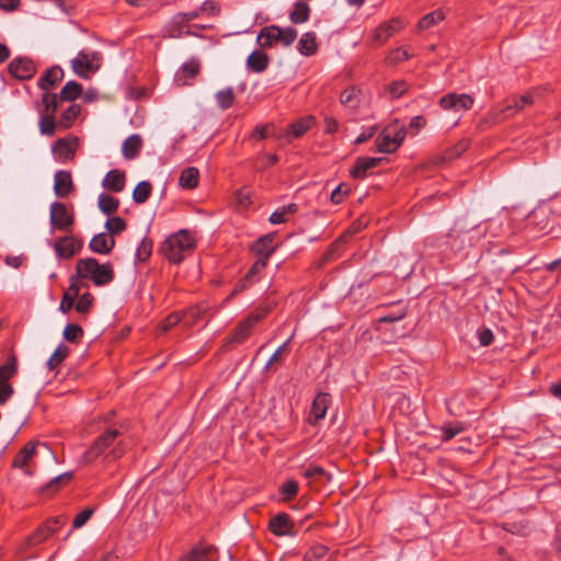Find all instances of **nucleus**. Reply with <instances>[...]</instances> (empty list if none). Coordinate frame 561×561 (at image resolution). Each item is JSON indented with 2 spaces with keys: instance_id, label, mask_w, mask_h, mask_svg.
<instances>
[{
  "instance_id": "1",
  "label": "nucleus",
  "mask_w": 561,
  "mask_h": 561,
  "mask_svg": "<svg viewBox=\"0 0 561 561\" xmlns=\"http://www.w3.org/2000/svg\"><path fill=\"white\" fill-rule=\"evenodd\" d=\"M121 436L118 430H107L96 437L93 444L83 454L85 462H92L100 456L106 460L119 459L126 451V444L117 438Z\"/></svg>"
},
{
  "instance_id": "2",
  "label": "nucleus",
  "mask_w": 561,
  "mask_h": 561,
  "mask_svg": "<svg viewBox=\"0 0 561 561\" xmlns=\"http://www.w3.org/2000/svg\"><path fill=\"white\" fill-rule=\"evenodd\" d=\"M75 283H78V279H89L95 286L101 287L110 284L114 277L115 272L113 265L111 263L100 264L94 257H85L77 261L76 264V275Z\"/></svg>"
},
{
  "instance_id": "3",
  "label": "nucleus",
  "mask_w": 561,
  "mask_h": 561,
  "mask_svg": "<svg viewBox=\"0 0 561 561\" xmlns=\"http://www.w3.org/2000/svg\"><path fill=\"white\" fill-rule=\"evenodd\" d=\"M195 248V240L191 233L182 229L171 234L161 245V253L171 263H180L186 254Z\"/></svg>"
},
{
  "instance_id": "4",
  "label": "nucleus",
  "mask_w": 561,
  "mask_h": 561,
  "mask_svg": "<svg viewBox=\"0 0 561 561\" xmlns=\"http://www.w3.org/2000/svg\"><path fill=\"white\" fill-rule=\"evenodd\" d=\"M60 98L56 93L44 92L35 107L39 114L38 129L41 135L51 137L56 134V112Z\"/></svg>"
},
{
  "instance_id": "5",
  "label": "nucleus",
  "mask_w": 561,
  "mask_h": 561,
  "mask_svg": "<svg viewBox=\"0 0 561 561\" xmlns=\"http://www.w3.org/2000/svg\"><path fill=\"white\" fill-rule=\"evenodd\" d=\"M297 34L294 27L282 28L277 25H270L260 31L257 42L262 47H272L276 44L289 47L296 41Z\"/></svg>"
},
{
  "instance_id": "6",
  "label": "nucleus",
  "mask_w": 561,
  "mask_h": 561,
  "mask_svg": "<svg viewBox=\"0 0 561 561\" xmlns=\"http://www.w3.org/2000/svg\"><path fill=\"white\" fill-rule=\"evenodd\" d=\"M80 147L81 139L73 134H68L51 144L50 152L56 162L67 164L75 161Z\"/></svg>"
},
{
  "instance_id": "7",
  "label": "nucleus",
  "mask_w": 561,
  "mask_h": 561,
  "mask_svg": "<svg viewBox=\"0 0 561 561\" xmlns=\"http://www.w3.org/2000/svg\"><path fill=\"white\" fill-rule=\"evenodd\" d=\"M407 136L405 127L398 123L386 126L376 139L377 151L381 153L394 152Z\"/></svg>"
},
{
  "instance_id": "8",
  "label": "nucleus",
  "mask_w": 561,
  "mask_h": 561,
  "mask_svg": "<svg viewBox=\"0 0 561 561\" xmlns=\"http://www.w3.org/2000/svg\"><path fill=\"white\" fill-rule=\"evenodd\" d=\"M38 448L48 450L46 444L28 442L25 446L16 454L13 459L12 466L14 468L22 469L26 474H32L36 467V457L38 455Z\"/></svg>"
},
{
  "instance_id": "9",
  "label": "nucleus",
  "mask_w": 561,
  "mask_h": 561,
  "mask_svg": "<svg viewBox=\"0 0 561 561\" xmlns=\"http://www.w3.org/2000/svg\"><path fill=\"white\" fill-rule=\"evenodd\" d=\"M267 314V310H256L250 313L245 319H243L227 339V343L229 344H241L243 343L252 333L254 327L265 318Z\"/></svg>"
},
{
  "instance_id": "10",
  "label": "nucleus",
  "mask_w": 561,
  "mask_h": 561,
  "mask_svg": "<svg viewBox=\"0 0 561 561\" xmlns=\"http://www.w3.org/2000/svg\"><path fill=\"white\" fill-rule=\"evenodd\" d=\"M100 56L98 53L79 51L71 61L72 70L81 78H89L99 68Z\"/></svg>"
},
{
  "instance_id": "11",
  "label": "nucleus",
  "mask_w": 561,
  "mask_h": 561,
  "mask_svg": "<svg viewBox=\"0 0 561 561\" xmlns=\"http://www.w3.org/2000/svg\"><path fill=\"white\" fill-rule=\"evenodd\" d=\"M49 220L51 231H68L75 222V217L64 203L54 202L50 205Z\"/></svg>"
},
{
  "instance_id": "12",
  "label": "nucleus",
  "mask_w": 561,
  "mask_h": 561,
  "mask_svg": "<svg viewBox=\"0 0 561 561\" xmlns=\"http://www.w3.org/2000/svg\"><path fill=\"white\" fill-rule=\"evenodd\" d=\"M439 105L445 111L466 112L472 107L473 98L467 93L451 92L440 98Z\"/></svg>"
},
{
  "instance_id": "13",
  "label": "nucleus",
  "mask_w": 561,
  "mask_h": 561,
  "mask_svg": "<svg viewBox=\"0 0 561 561\" xmlns=\"http://www.w3.org/2000/svg\"><path fill=\"white\" fill-rule=\"evenodd\" d=\"M407 24V21L402 18H393L389 21L381 23L371 32V38L378 44H383L391 36L402 30Z\"/></svg>"
},
{
  "instance_id": "14",
  "label": "nucleus",
  "mask_w": 561,
  "mask_h": 561,
  "mask_svg": "<svg viewBox=\"0 0 561 561\" xmlns=\"http://www.w3.org/2000/svg\"><path fill=\"white\" fill-rule=\"evenodd\" d=\"M16 359L12 357L0 366V404H4L13 394V387L8 382L16 373Z\"/></svg>"
},
{
  "instance_id": "15",
  "label": "nucleus",
  "mask_w": 561,
  "mask_h": 561,
  "mask_svg": "<svg viewBox=\"0 0 561 561\" xmlns=\"http://www.w3.org/2000/svg\"><path fill=\"white\" fill-rule=\"evenodd\" d=\"M535 102L534 92H526L525 94L507 100L506 105L496 113V121L505 119L511 117L515 113L522 111L526 106L531 105Z\"/></svg>"
},
{
  "instance_id": "16",
  "label": "nucleus",
  "mask_w": 561,
  "mask_h": 561,
  "mask_svg": "<svg viewBox=\"0 0 561 561\" xmlns=\"http://www.w3.org/2000/svg\"><path fill=\"white\" fill-rule=\"evenodd\" d=\"M199 15V11L193 10L185 13H179L173 16L171 22L165 27L167 36L169 37H181L184 34H188V31H184L186 23L195 20Z\"/></svg>"
},
{
  "instance_id": "17",
  "label": "nucleus",
  "mask_w": 561,
  "mask_h": 561,
  "mask_svg": "<svg viewBox=\"0 0 561 561\" xmlns=\"http://www.w3.org/2000/svg\"><path fill=\"white\" fill-rule=\"evenodd\" d=\"M9 71L19 80H27L35 75L36 66L30 58L18 57L9 64Z\"/></svg>"
},
{
  "instance_id": "18",
  "label": "nucleus",
  "mask_w": 561,
  "mask_h": 561,
  "mask_svg": "<svg viewBox=\"0 0 561 561\" xmlns=\"http://www.w3.org/2000/svg\"><path fill=\"white\" fill-rule=\"evenodd\" d=\"M82 248V242L73 236L61 237L54 243V250L59 259H69Z\"/></svg>"
},
{
  "instance_id": "19",
  "label": "nucleus",
  "mask_w": 561,
  "mask_h": 561,
  "mask_svg": "<svg viewBox=\"0 0 561 561\" xmlns=\"http://www.w3.org/2000/svg\"><path fill=\"white\" fill-rule=\"evenodd\" d=\"M268 529L273 535L277 537L293 536L294 523L288 514L279 513L271 518L268 523Z\"/></svg>"
},
{
  "instance_id": "20",
  "label": "nucleus",
  "mask_w": 561,
  "mask_h": 561,
  "mask_svg": "<svg viewBox=\"0 0 561 561\" xmlns=\"http://www.w3.org/2000/svg\"><path fill=\"white\" fill-rule=\"evenodd\" d=\"M267 261L268 259L259 256V259L253 263V265L247 273L245 277L234 287L230 296L227 297V300H229L232 296L237 295L238 293L244 290L251 283L256 282V275L266 267Z\"/></svg>"
},
{
  "instance_id": "21",
  "label": "nucleus",
  "mask_w": 561,
  "mask_h": 561,
  "mask_svg": "<svg viewBox=\"0 0 561 561\" xmlns=\"http://www.w3.org/2000/svg\"><path fill=\"white\" fill-rule=\"evenodd\" d=\"M67 522L65 516H56L49 519L44 526L39 527L31 537L32 543L36 545L44 541L54 533L58 531Z\"/></svg>"
},
{
  "instance_id": "22",
  "label": "nucleus",
  "mask_w": 561,
  "mask_h": 561,
  "mask_svg": "<svg viewBox=\"0 0 561 561\" xmlns=\"http://www.w3.org/2000/svg\"><path fill=\"white\" fill-rule=\"evenodd\" d=\"M201 65L196 59H191L184 62L176 71L175 81L180 85H187L199 73Z\"/></svg>"
},
{
  "instance_id": "23",
  "label": "nucleus",
  "mask_w": 561,
  "mask_h": 561,
  "mask_svg": "<svg viewBox=\"0 0 561 561\" xmlns=\"http://www.w3.org/2000/svg\"><path fill=\"white\" fill-rule=\"evenodd\" d=\"M125 184H126L125 172L121 171L118 169H113V170L108 171L102 181V186L105 190L112 191L115 193L122 192L125 187Z\"/></svg>"
},
{
  "instance_id": "24",
  "label": "nucleus",
  "mask_w": 561,
  "mask_h": 561,
  "mask_svg": "<svg viewBox=\"0 0 561 561\" xmlns=\"http://www.w3.org/2000/svg\"><path fill=\"white\" fill-rule=\"evenodd\" d=\"M217 550L210 545H199L191 550L188 554L183 557L182 561H216Z\"/></svg>"
},
{
  "instance_id": "25",
  "label": "nucleus",
  "mask_w": 561,
  "mask_h": 561,
  "mask_svg": "<svg viewBox=\"0 0 561 561\" xmlns=\"http://www.w3.org/2000/svg\"><path fill=\"white\" fill-rule=\"evenodd\" d=\"M81 113V106L79 104L69 105L56 119V131L57 130H67L73 126L77 118Z\"/></svg>"
},
{
  "instance_id": "26",
  "label": "nucleus",
  "mask_w": 561,
  "mask_h": 561,
  "mask_svg": "<svg viewBox=\"0 0 561 561\" xmlns=\"http://www.w3.org/2000/svg\"><path fill=\"white\" fill-rule=\"evenodd\" d=\"M64 78V70L59 66H54L38 79L37 85L44 92H49Z\"/></svg>"
},
{
  "instance_id": "27",
  "label": "nucleus",
  "mask_w": 561,
  "mask_h": 561,
  "mask_svg": "<svg viewBox=\"0 0 561 561\" xmlns=\"http://www.w3.org/2000/svg\"><path fill=\"white\" fill-rule=\"evenodd\" d=\"M89 247L94 253L108 254L115 247V239L110 234L101 232L91 239Z\"/></svg>"
},
{
  "instance_id": "28",
  "label": "nucleus",
  "mask_w": 561,
  "mask_h": 561,
  "mask_svg": "<svg viewBox=\"0 0 561 561\" xmlns=\"http://www.w3.org/2000/svg\"><path fill=\"white\" fill-rule=\"evenodd\" d=\"M72 186L70 172L60 170L55 173L54 192L58 197H66L71 192Z\"/></svg>"
},
{
  "instance_id": "29",
  "label": "nucleus",
  "mask_w": 561,
  "mask_h": 561,
  "mask_svg": "<svg viewBox=\"0 0 561 561\" xmlns=\"http://www.w3.org/2000/svg\"><path fill=\"white\" fill-rule=\"evenodd\" d=\"M380 162V158L359 157L356 159V162L351 170V175L354 179H364L366 176L367 171L378 167Z\"/></svg>"
},
{
  "instance_id": "30",
  "label": "nucleus",
  "mask_w": 561,
  "mask_h": 561,
  "mask_svg": "<svg viewBox=\"0 0 561 561\" xmlns=\"http://www.w3.org/2000/svg\"><path fill=\"white\" fill-rule=\"evenodd\" d=\"M275 233L271 232L261 238H259L254 244L252 245V250L259 256H263L270 259V256L276 250V245L274 244Z\"/></svg>"
},
{
  "instance_id": "31",
  "label": "nucleus",
  "mask_w": 561,
  "mask_h": 561,
  "mask_svg": "<svg viewBox=\"0 0 561 561\" xmlns=\"http://www.w3.org/2000/svg\"><path fill=\"white\" fill-rule=\"evenodd\" d=\"M363 99V92L359 88L353 85L342 91L340 95L341 104L350 110H356L359 107Z\"/></svg>"
},
{
  "instance_id": "32",
  "label": "nucleus",
  "mask_w": 561,
  "mask_h": 561,
  "mask_svg": "<svg viewBox=\"0 0 561 561\" xmlns=\"http://www.w3.org/2000/svg\"><path fill=\"white\" fill-rule=\"evenodd\" d=\"M142 147V139L139 135L133 134L127 137L122 145L123 157L127 160L135 159Z\"/></svg>"
},
{
  "instance_id": "33",
  "label": "nucleus",
  "mask_w": 561,
  "mask_h": 561,
  "mask_svg": "<svg viewBox=\"0 0 561 561\" xmlns=\"http://www.w3.org/2000/svg\"><path fill=\"white\" fill-rule=\"evenodd\" d=\"M208 310V307L205 302L198 304L188 308L185 311L180 312L182 317V324L184 327H192L196 324L202 316Z\"/></svg>"
},
{
  "instance_id": "34",
  "label": "nucleus",
  "mask_w": 561,
  "mask_h": 561,
  "mask_svg": "<svg viewBox=\"0 0 561 561\" xmlns=\"http://www.w3.org/2000/svg\"><path fill=\"white\" fill-rule=\"evenodd\" d=\"M330 404V397L328 393H318L316 398L313 399L311 410H310V417H313L314 421H319L324 419L328 408Z\"/></svg>"
},
{
  "instance_id": "35",
  "label": "nucleus",
  "mask_w": 561,
  "mask_h": 561,
  "mask_svg": "<svg viewBox=\"0 0 561 561\" xmlns=\"http://www.w3.org/2000/svg\"><path fill=\"white\" fill-rule=\"evenodd\" d=\"M298 51L304 56H312L318 50L317 35L313 32H306L301 35L297 45Z\"/></svg>"
},
{
  "instance_id": "36",
  "label": "nucleus",
  "mask_w": 561,
  "mask_h": 561,
  "mask_svg": "<svg viewBox=\"0 0 561 561\" xmlns=\"http://www.w3.org/2000/svg\"><path fill=\"white\" fill-rule=\"evenodd\" d=\"M268 66V57L263 50H254L247 58V67L252 72H263Z\"/></svg>"
},
{
  "instance_id": "37",
  "label": "nucleus",
  "mask_w": 561,
  "mask_h": 561,
  "mask_svg": "<svg viewBox=\"0 0 561 561\" xmlns=\"http://www.w3.org/2000/svg\"><path fill=\"white\" fill-rule=\"evenodd\" d=\"M291 341V337L287 339L270 357L267 360L264 370H268L273 367L277 368L278 366H282L285 360L287 359L289 355V343Z\"/></svg>"
},
{
  "instance_id": "38",
  "label": "nucleus",
  "mask_w": 561,
  "mask_h": 561,
  "mask_svg": "<svg viewBox=\"0 0 561 561\" xmlns=\"http://www.w3.org/2000/svg\"><path fill=\"white\" fill-rule=\"evenodd\" d=\"M199 182V171L197 168H185L179 178V185L184 190H193L197 187Z\"/></svg>"
},
{
  "instance_id": "39",
  "label": "nucleus",
  "mask_w": 561,
  "mask_h": 561,
  "mask_svg": "<svg viewBox=\"0 0 561 561\" xmlns=\"http://www.w3.org/2000/svg\"><path fill=\"white\" fill-rule=\"evenodd\" d=\"M316 123V118L311 115L301 117L294 122L288 127V135H293L295 138L301 137L305 135Z\"/></svg>"
},
{
  "instance_id": "40",
  "label": "nucleus",
  "mask_w": 561,
  "mask_h": 561,
  "mask_svg": "<svg viewBox=\"0 0 561 561\" xmlns=\"http://www.w3.org/2000/svg\"><path fill=\"white\" fill-rule=\"evenodd\" d=\"M310 7L304 1H297L294 4V9L289 13V20L294 24H301L309 20Z\"/></svg>"
},
{
  "instance_id": "41",
  "label": "nucleus",
  "mask_w": 561,
  "mask_h": 561,
  "mask_svg": "<svg viewBox=\"0 0 561 561\" xmlns=\"http://www.w3.org/2000/svg\"><path fill=\"white\" fill-rule=\"evenodd\" d=\"M70 280L71 283L68 287V290L64 294L59 306V310L64 313H67L73 307L75 298L80 291L79 285L75 283V277H71Z\"/></svg>"
},
{
  "instance_id": "42",
  "label": "nucleus",
  "mask_w": 561,
  "mask_h": 561,
  "mask_svg": "<svg viewBox=\"0 0 561 561\" xmlns=\"http://www.w3.org/2000/svg\"><path fill=\"white\" fill-rule=\"evenodd\" d=\"M446 18V12L443 9H437L431 13L425 14L417 23L416 28L417 31H424L427 30Z\"/></svg>"
},
{
  "instance_id": "43",
  "label": "nucleus",
  "mask_w": 561,
  "mask_h": 561,
  "mask_svg": "<svg viewBox=\"0 0 561 561\" xmlns=\"http://www.w3.org/2000/svg\"><path fill=\"white\" fill-rule=\"evenodd\" d=\"M297 209L298 206L294 203L284 205L271 214L270 222L273 225L284 224L287 221V216L296 213Z\"/></svg>"
},
{
  "instance_id": "44",
  "label": "nucleus",
  "mask_w": 561,
  "mask_h": 561,
  "mask_svg": "<svg viewBox=\"0 0 561 561\" xmlns=\"http://www.w3.org/2000/svg\"><path fill=\"white\" fill-rule=\"evenodd\" d=\"M82 93V87L80 83L76 82V81H68L64 88L61 89L60 93L58 94V96L60 98L61 101H75L76 99H78Z\"/></svg>"
},
{
  "instance_id": "45",
  "label": "nucleus",
  "mask_w": 561,
  "mask_h": 561,
  "mask_svg": "<svg viewBox=\"0 0 561 561\" xmlns=\"http://www.w3.org/2000/svg\"><path fill=\"white\" fill-rule=\"evenodd\" d=\"M100 210L105 215H112L117 211L119 207V201L108 194H100L98 199Z\"/></svg>"
},
{
  "instance_id": "46",
  "label": "nucleus",
  "mask_w": 561,
  "mask_h": 561,
  "mask_svg": "<svg viewBox=\"0 0 561 561\" xmlns=\"http://www.w3.org/2000/svg\"><path fill=\"white\" fill-rule=\"evenodd\" d=\"M234 91L231 87L221 89L215 94L216 103L218 107L222 111L231 107L234 102Z\"/></svg>"
},
{
  "instance_id": "47",
  "label": "nucleus",
  "mask_w": 561,
  "mask_h": 561,
  "mask_svg": "<svg viewBox=\"0 0 561 561\" xmlns=\"http://www.w3.org/2000/svg\"><path fill=\"white\" fill-rule=\"evenodd\" d=\"M152 185L148 181H141L133 192V199L136 204H144L151 195Z\"/></svg>"
},
{
  "instance_id": "48",
  "label": "nucleus",
  "mask_w": 561,
  "mask_h": 561,
  "mask_svg": "<svg viewBox=\"0 0 561 561\" xmlns=\"http://www.w3.org/2000/svg\"><path fill=\"white\" fill-rule=\"evenodd\" d=\"M69 355V347L65 344H59L55 352L47 360V367L49 370L57 368Z\"/></svg>"
},
{
  "instance_id": "49",
  "label": "nucleus",
  "mask_w": 561,
  "mask_h": 561,
  "mask_svg": "<svg viewBox=\"0 0 561 561\" xmlns=\"http://www.w3.org/2000/svg\"><path fill=\"white\" fill-rule=\"evenodd\" d=\"M328 553V548L324 545L318 543L310 547L304 556V561H320Z\"/></svg>"
},
{
  "instance_id": "50",
  "label": "nucleus",
  "mask_w": 561,
  "mask_h": 561,
  "mask_svg": "<svg viewBox=\"0 0 561 561\" xmlns=\"http://www.w3.org/2000/svg\"><path fill=\"white\" fill-rule=\"evenodd\" d=\"M105 228L110 236L117 234L126 229V222L118 216L110 217L105 222Z\"/></svg>"
},
{
  "instance_id": "51",
  "label": "nucleus",
  "mask_w": 561,
  "mask_h": 561,
  "mask_svg": "<svg viewBox=\"0 0 561 561\" xmlns=\"http://www.w3.org/2000/svg\"><path fill=\"white\" fill-rule=\"evenodd\" d=\"M351 188L347 184L341 183L339 184L331 193L330 201L335 204H342L345 198L350 195Z\"/></svg>"
},
{
  "instance_id": "52",
  "label": "nucleus",
  "mask_w": 561,
  "mask_h": 561,
  "mask_svg": "<svg viewBox=\"0 0 561 561\" xmlns=\"http://www.w3.org/2000/svg\"><path fill=\"white\" fill-rule=\"evenodd\" d=\"M408 89V83L403 80L393 81L391 82L387 88V93L389 94L390 99H399L402 96Z\"/></svg>"
},
{
  "instance_id": "53",
  "label": "nucleus",
  "mask_w": 561,
  "mask_h": 561,
  "mask_svg": "<svg viewBox=\"0 0 561 561\" xmlns=\"http://www.w3.org/2000/svg\"><path fill=\"white\" fill-rule=\"evenodd\" d=\"M152 252V241L148 238H144L136 250V260L145 262Z\"/></svg>"
},
{
  "instance_id": "54",
  "label": "nucleus",
  "mask_w": 561,
  "mask_h": 561,
  "mask_svg": "<svg viewBox=\"0 0 561 561\" xmlns=\"http://www.w3.org/2000/svg\"><path fill=\"white\" fill-rule=\"evenodd\" d=\"M62 335L69 342H77L83 335V330L80 325L70 323L66 325Z\"/></svg>"
},
{
  "instance_id": "55",
  "label": "nucleus",
  "mask_w": 561,
  "mask_h": 561,
  "mask_svg": "<svg viewBox=\"0 0 561 561\" xmlns=\"http://www.w3.org/2000/svg\"><path fill=\"white\" fill-rule=\"evenodd\" d=\"M463 431V427L460 423L447 424L442 427V438L447 442L460 434Z\"/></svg>"
},
{
  "instance_id": "56",
  "label": "nucleus",
  "mask_w": 561,
  "mask_h": 561,
  "mask_svg": "<svg viewBox=\"0 0 561 561\" xmlns=\"http://www.w3.org/2000/svg\"><path fill=\"white\" fill-rule=\"evenodd\" d=\"M178 323H182V317L180 312H173L164 318L160 323V329L163 332L171 330Z\"/></svg>"
},
{
  "instance_id": "57",
  "label": "nucleus",
  "mask_w": 561,
  "mask_h": 561,
  "mask_svg": "<svg viewBox=\"0 0 561 561\" xmlns=\"http://www.w3.org/2000/svg\"><path fill=\"white\" fill-rule=\"evenodd\" d=\"M324 474L325 470L318 465H310L302 472V476L310 482L323 477Z\"/></svg>"
},
{
  "instance_id": "58",
  "label": "nucleus",
  "mask_w": 561,
  "mask_h": 561,
  "mask_svg": "<svg viewBox=\"0 0 561 561\" xmlns=\"http://www.w3.org/2000/svg\"><path fill=\"white\" fill-rule=\"evenodd\" d=\"M298 489V483L296 481L289 480L283 483V485L280 486V493L284 500L288 501L297 494Z\"/></svg>"
},
{
  "instance_id": "59",
  "label": "nucleus",
  "mask_w": 561,
  "mask_h": 561,
  "mask_svg": "<svg viewBox=\"0 0 561 561\" xmlns=\"http://www.w3.org/2000/svg\"><path fill=\"white\" fill-rule=\"evenodd\" d=\"M410 58V54L405 47H400L392 50L388 56V61L390 64H400Z\"/></svg>"
},
{
  "instance_id": "60",
  "label": "nucleus",
  "mask_w": 561,
  "mask_h": 561,
  "mask_svg": "<svg viewBox=\"0 0 561 561\" xmlns=\"http://www.w3.org/2000/svg\"><path fill=\"white\" fill-rule=\"evenodd\" d=\"M93 301V296L89 293L81 295L76 304V310L80 313H85Z\"/></svg>"
},
{
  "instance_id": "61",
  "label": "nucleus",
  "mask_w": 561,
  "mask_h": 561,
  "mask_svg": "<svg viewBox=\"0 0 561 561\" xmlns=\"http://www.w3.org/2000/svg\"><path fill=\"white\" fill-rule=\"evenodd\" d=\"M92 514V508H85L77 514L72 523L73 528H81L91 518Z\"/></svg>"
},
{
  "instance_id": "62",
  "label": "nucleus",
  "mask_w": 561,
  "mask_h": 561,
  "mask_svg": "<svg viewBox=\"0 0 561 561\" xmlns=\"http://www.w3.org/2000/svg\"><path fill=\"white\" fill-rule=\"evenodd\" d=\"M479 342L482 346H488L493 342V332L490 329H482L478 331Z\"/></svg>"
},
{
  "instance_id": "63",
  "label": "nucleus",
  "mask_w": 561,
  "mask_h": 561,
  "mask_svg": "<svg viewBox=\"0 0 561 561\" xmlns=\"http://www.w3.org/2000/svg\"><path fill=\"white\" fill-rule=\"evenodd\" d=\"M377 131V126H370L363 130L355 139V144L359 145L370 139Z\"/></svg>"
},
{
  "instance_id": "64",
  "label": "nucleus",
  "mask_w": 561,
  "mask_h": 561,
  "mask_svg": "<svg viewBox=\"0 0 561 561\" xmlns=\"http://www.w3.org/2000/svg\"><path fill=\"white\" fill-rule=\"evenodd\" d=\"M236 198L238 205L241 207H248L251 204L250 193L244 188H241L237 192Z\"/></svg>"
}]
</instances>
